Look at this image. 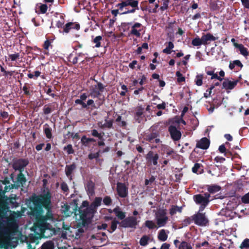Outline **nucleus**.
Listing matches in <instances>:
<instances>
[{"mask_svg": "<svg viewBox=\"0 0 249 249\" xmlns=\"http://www.w3.org/2000/svg\"><path fill=\"white\" fill-rule=\"evenodd\" d=\"M10 191L0 187V232H2L8 238L9 234L17 232L18 228L17 220L10 216L8 213L12 212L10 208H16L19 206L17 201L18 197L16 195L11 194L9 196L5 195Z\"/></svg>", "mask_w": 249, "mask_h": 249, "instance_id": "obj_1", "label": "nucleus"}, {"mask_svg": "<svg viewBox=\"0 0 249 249\" xmlns=\"http://www.w3.org/2000/svg\"><path fill=\"white\" fill-rule=\"evenodd\" d=\"M52 195L50 191H47L45 194L36 195H32L26 203L30 205L31 203L34 206V213L37 215L42 214L44 213L43 209L47 211L46 215H44L47 220L52 219L53 214L52 211Z\"/></svg>", "mask_w": 249, "mask_h": 249, "instance_id": "obj_2", "label": "nucleus"}, {"mask_svg": "<svg viewBox=\"0 0 249 249\" xmlns=\"http://www.w3.org/2000/svg\"><path fill=\"white\" fill-rule=\"evenodd\" d=\"M116 7L118 9L112 10L111 14L116 17L118 14L120 15H126L130 13H134L136 10H139V1L138 0H124L118 3Z\"/></svg>", "mask_w": 249, "mask_h": 249, "instance_id": "obj_3", "label": "nucleus"}, {"mask_svg": "<svg viewBox=\"0 0 249 249\" xmlns=\"http://www.w3.org/2000/svg\"><path fill=\"white\" fill-rule=\"evenodd\" d=\"M27 180L23 172H19L14 181L11 183L10 178L8 177L2 178L0 179V187L5 188V190H12V189H18L20 187H24Z\"/></svg>", "mask_w": 249, "mask_h": 249, "instance_id": "obj_4", "label": "nucleus"}, {"mask_svg": "<svg viewBox=\"0 0 249 249\" xmlns=\"http://www.w3.org/2000/svg\"><path fill=\"white\" fill-rule=\"evenodd\" d=\"M80 217L81 222L79 223V226L81 225L82 227H85L89 224L94 216V213L96 211L92 207L89 206L88 207L82 209L79 208Z\"/></svg>", "mask_w": 249, "mask_h": 249, "instance_id": "obj_5", "label": "nucleus"}, {"mask_svg": "<svg viewBox=\"0 0 249 249\" xmlns=\"http://www.w3.org/2000/svg\"><path fill=\"white\" fill-rule=\"evenodd\" d=\"M97 85H92L89 87V96L93 98H98L99 100H101L100 98L101 96V93L104 91L105 86L101 82L95 80Z\"/></svg>", "mask_w": 249, "mask_h": 249, "instance_id": "obj_6", "label": "nucleus"}, {"mask_svg": "<svg viewBox=\"0 0 249 249\" xmlns=\"http://www.w3.org/2000/svg\"><path fill=\"white\" fill-rule=\"evenodd\" d=\"M17 232H12L9 234V238L2 232H0V249H9V248L14 247L13 245L12 240L14 239V236Z\"/></svg>", "mask_w": 249, "mask_h": 249, "instance_id": "obj_7", "label": "nucleus"}, {"mask_svg": "<svg viewBox=\"0 0 249 249\" xmlns=\"http://www.w3.org/2000/svg\"><path fill=\"white\" fill-rule=\"evenodd\" d=\"M29 164V160L27 159H15L13 160L12 168L15 171H18L19 172H23Z\"/></svg>", "mask_w": 249, "mask_h": 249, "instance_id": "obj_8", "label": "nucleus"}, {"mask_svg": "<svg viewBox=\"0 0 249 249\" xmlns=\"http://www.w3.org/2000/svg\"><path fill=\"white\" fill-rule=\"evenodd\" d=\"M139 222V221H137L136 217L134 216H128L120 222L119 226L125 228H136Z\"/></svg>", "mask_w": 249, "mask_h": 249, "instance_id": "obj_9", "label": "nucleus"}, {"mask_svg": "<svg viewBox=\"0 0 249 249\" xmlns=\"http://www.w3.org/2000/svg\"><path fill=\"white\" fill-rule=\"evenodd\" d=\"M193 220L196 225L200 226H206L209 223L205 213L197 212L195 213L193 215Z\"/></svg>", "mask_w": 249, "mask_h": 249, "instance_id": "obj_10", "label": "nucleus"}, {"mask_svg": "<svg viewBox=\"0 0 249 249\" xmlns=\"http://www.w3.org/2000/svg\"><path fill=\"white\" fill-rule=\"evenodd\" d=\"M31 211V213L32 215L36 217V225L41 228L45 229L47 226V221L48 220L42 214L37 215L34 213V206L28 205Z\"/></svg>", "mask_w": 249, "mask_h": 249, "instance_id": "obj_11", "label": "nucleus"}, {"mask_svg": "<svg viewBox=\"0 0 249 249\" xmlns=\"http://www.w3.org/2000/svg\"><path fill=\"white\" fill-rule=\"evenodd\" d=\"M147 166H158L159 155L153 151H149L145 156Z\"/></svg>", "mask_w": 249, "mask_h": 249, "instance_id": "obj_12", "label": "nucleus"}, {"mask_svg": "<svg viewBox=\"0 0 249 249\" xmlns=\"http://www.w3.org/2000/svg\"><path fill=\"white\" fill-rule=\"evenodd\" d=\"M211 195L208 193H205L204 196L201 194H197L193 196L194 201L196 204H208L210 201Z\"/></svg>", "mask_w": 249, "mask_h": 249, "instance_id": "obj_13", "label": "nucleus"}, {"mask_svg": "<svg viewBox=\"0 0 249 249\" xmlns=\"http://www.w3.org/2000/svg\"><path fill=\"white\" fill-rule=\"evenodd\" d=\"M142 25L139 22H135L131 26V30L128 33V36H135L137 37L141 36V32L142 30Z\"/></svg>", "mask_w": 249, "mask_h": 249, "instance_id": "obj_14", "label": "nucleus"}, {"mask_svg": "<svg viewBox=\"0 0 249 249\" xmlns=\"http://www.w3.org/2000/svg\"><path fill=\"white\" fill-rule=\"evenodd\" d=\"M159 133L157 131H152L150 133H146L145 135L144 139L151 143L154 142L159 143L161 142L160 139L158 138Z\"/></svg>", "mask_w": 249, "mask_h": 249, "instance_id": "obj_15", "label": "nucleus"}, {"mask_svg": "<svg viewBox=\"0 0 249 249\" xmlns=\"http://www.w3.org/2000/svg\"><path fill=\"white\" fill-rule=\"evenodd\" d=\"M168 131L174 141H178L180 139L181 133L180 130L177 129L175 126L173 125H170L168 127Z\"/></svg>", "mask_w": 249, "mask_h": 249, "instance_id": "obj_16", "label": "nucleus"}, {"mask_svg": "<svg viewBox=\"0 0 249 249\" xmlns=\"http://www.w3.org/2000/svg\"><path fill=\"white\" fill-rule=\"evenodd\" d=\"M117 192L118 196L120 197L124 198L128 196V188L124 183L117 182Z\"/></svg>", "mask_w": 249, "mask_h": 249, "instance_id": "obj_17", "label": "nucleus"}, {"mask_svg": "<svg viewBox=\"0 0 249 249\" xmlns=\"http://www.w3.org/2000/svg\"><path fill=\"white\" fill-rule=\"evenodd\" d=\"M80 29V24L77 22H69L63 26V33H69L72 30L78 31Z\"/></svg>", "mask_w": 249, "mask_h": 249, "instance_id": "obj_18", "label": "nucleus"}, {"mask_svg": "<svg viewBox=\"0 0 249 249\" xmlns=\"http://www.w3.org/2000/svg\"><path fill=\"white\" fill-rule=\"evenodd\" d=\"M164 210L160 212L157 218V223L159 227L164 226L168 220V217L166 215Z\"/></svg>", "mask_w": 249, "mask_h": 249, "instance_id": "obj_19", "label": "nucleus"}, {"mask_svg": "<svg viewBox=\"0 0 249 249\" xmlns=\"http://www.w3.org/2000/svg\"><path fill=\"white\" fill-rule=\"evenodd\" d=\"M210 141L206 137H204L197 141L196 147L202 149H207L210 145Z\"/></svg>", "mask_w": 249, "mask_h": 249, "instance_id": "obj_20", "label": "nucleus"}, {"mask_svg": "<svg viewBox=\"0 0 249 249\" xmlns=\"http://www.w3.org/2000/svg\"><path fill=\"white\" fill-rule=\"evenodd\" d=\"M203 45H207L210 43V42L215 41L218 39V37L214 36L212 34L210 33L206 34H203L201 36Z\"/></svg>", "mask_w": 249, "mask_h": 249, "instance_id": "obj_21", "label": "nucleus"}, {"mask_svg": "<svg viewBox=\"0 0 249 249\" xmlns=\"http://www.w3.org/2000/svg\"><path fill=\"white\" fill-rule=\"evenodd\" d=\"M76 168V165L74 162L71 164L67 165L65 167V172L66 175L71 180L72 179V174L74 170Z\"/></svg>", "mask_w": 249, "mask_h": 249, "instance_id": "obj_22", "label": "nucleus"}, {"mask_svg": "<svg viewBox=\"0 0 249 249\" xmlns=\"http://www.w3.org/2000/svg\"><path fill=\"white\" fill-rule=\"evenodd\" d=\"M85 189L89 196H92L95 193V183L92 180L88 181L85 186Z\"/></svg>", "mask_w": 249, "mask_h": 249, "instance_id": "obj_23", "label": "nucleus"}, {"mask_svg": "<svg viewBox=\"0 0 249 249\" xmlns=\"http://www.w3.org/2000/svg\"><path fill=\"white\" fill-rule=\"evenodd\" d=\"M144 109V107H143L142 106H139L136 107L135 117H137V118H136V121L139 123H141V120L140 119V118L142 117V116L143 114Z\"/></svg>", "mask_w": 249, "mask_h": 249, "instance_id": "obj_24", "label": "nucleus"}, {"mask_svg": "<svg viewBox=\"0 0 249 249\" xmlns=\"http://www.w3.org/2000/svg\"><path fill=\"white\" fill-rule=\"evenodd\" d=\"M238 81H231L229 80H225L222 84V88L226 89H232L237 85Z\"/></svg>", "mask_w": 249, "mask_h": 249, "instance_id": "obj_25", "label": "nucleus"}, {"mask_svg": "<svg viewBox=\"0 0 249 249\" xmlns=\"http://www.w3.org/2000/svg\"><path fill=\"white\" fill-rule=\"evenodd\" d=\"M234 46L235 48L238 49L240 52V53L244 56H247L249 55L248 49L242 44H238L234 43Z\"/></svg>", "mask_w": 249, "mask_h": 249, "instance_id": "obj_26", "label": "nucleus"}, {"mask_svg": "<svg viewBox=\"0 0 249 249\" xmlns=\"http://www.w3.org/2000/svg\"><path fill=\"white\" fill-rule=\"evenodd\" d=\"M115 122L119 127L123 129H125L127 125L126 121L123 120L122 117L120 115H117V118L115 120Z\"/></svg>", "mask_w": 249, "mask_h": 249, "instance_id": "obj_27", "label": "nucleus"}, {"mask_svg": "<svg viewBox=\"0 0 249 249\" xmlns=\"http://www.w3.org/2000/svg\"><path fill=\"white\" fill-rule=\"evenodd\" d=\"M43 132L47 138L51 139L53 138L52 129L48 124H45L43 126Z\"/></svg>", "mask_w": 249, "mask_h": 249, "instance_id": "obj_28", "label": "nucleus"}, {"mask_svg": "<svg viewBox=\"0 0 249 249\" xmlns=\"http://www.w3.org/2000/svg\"><path fill=\"white\" fill-rule=\"evenodd\" d=\"M96 140L93 138H88L86 136L84 135L81 137V142L82 144L85 146H88L90 142H95Z\"/></svg>", "mask_w": 249, "mask_h": 249, "instance_id": "obj_29", "label": "nucleus"}, {"mask_svg": "<svg viewBox=\"0 0 249 249\" xmlns=\"http://www.w3.org/2000/svg\"><path fill=\"white\" fill-rule=\"evenodd\" d=\"M113 212L115 213L116 216L122 221L125 218V213L120 210L119 207H116L113 210Z\"/></svg>", "mask_w": 249, "mask_h": 249, "instance_id": "obj_30", "label": "nucleus"}, {"mask_svg": "<svg viewBox=\"0 0 249 249\" xmlns=\"http://www.w3.org/2000/svg\"><path fill=\"white\" fill-rule=\"evenodd\" d=\"M102 198L100 197H96L94 201L89 205L96 211H97V208L100 206L102 204Z\"/></svg>", "mask_w": 249, "mask_h": 249, "instance_id": "obj_31", "label": "nucleus"}, {"mask_svg": "<svg viewBox=\"0 0 249 249\" xmlns=\"http://www.w3.org/2000/svg\"><path fill=\"white\" fill-rule=\"evenodd\" d=\"M221 190V187L217 185H209L208 186V193L210 194L218 192Z\"/></svg>", "mask_w": 249, "mask_h": 249, "instance_id": "obj_32", "label": "nucleus"}, {"mask_svg": "<svg viewBox=\"0 0 249 249\" xmlns=\"http://www.w3.org/2000/svg\"><path fill=\"white\" fill-rule=\"evenodd\" d=\"M174 48V44L171 41L168 42V45L166 47L162 50V52L166 54H171L172 52L174 51L172 50Z\"/></svg>", "mask_w": 249, "mask_h": 249, "instance_id": "obj_33", "label": "nucleus"}, {"mask_svg": "<svg viewBox=\"0 0 249 249\" xmlns=\"http://www.w3.org/2000/svg\"><path fill=\"white\" fill-rule=\"evenodd\" d=\"M41 75V72L38 71H35L34 73H28V77L30 79H36L39 76H41V78L44 79H45L44 75Z\"/></svg>", "mask_w": 249, "mask_h": 249, "instance_id": "obj_34", "label": "nucleus"}, {"mask_svg": "<svg viewBox=\"0 0 249 249\" xmlns=\"http://www.w3.org/2000/svg\"><path fill=\"white\" fill-rule=\"evenodd\" d=\"M182 207H178L177 205H173L172 208L169 210V213L171 215H173L177 213V212L181 213L182 212Z\"/></svg>", "mask_w": 249, "mask_h": 249, "instance_id": "obj_35", "label": "nucleus"}, {"mask_svg": "<svg viewBox=\"0 0 249 249\" xmlns=\"http://www.w3.org/2000/svg\"><path fill=\"white\" fill-rule=\"evenodd\" d=\"M158 238L159 240L162 242L165 241L167 240L168 238V235L166 233L164 229H162L159 231Z\"/></svg>", "mask_w": 249, "mask_h": 249, "instance_id": "obj_36", "label": "nucleus"}, {"mask_svg": "<svg viewBox=\"0 0 249 249\" xmlns=\"http://www.w3.org/2000/svg\"><path fill=\"white\" fill-rule=\"evenodd\" d=\"M132 25V22H123L121 23V28L123 32L126 33L129 32L130 28Z\"/></svg>", "mask_w": 249, "mask_h": 249, "instance_id": "obj_37", "label": "nucleus"}, {"mask_svg": "<svg viewBox=\"0 0 249 249\" xmlns=\"http://www.w3.org/2000/svg\"><path fill=\"white\" fill-rule=\"evenodd\" d=\"M103 40V39L102 36H98L92 39V42L95 44V47L99 48L102 46L101 41Z\"/></svg>", "mask_w": 249, "mask_h": 249, "instance_id": "obj_38", "label": "nucleus"}, {"mask_svg": "<svg viewBox=\"0 0 249 249\" xmlns=\"http://www.w3.org/2000/svg\"><path fill=\"white\" fill-rule=\"evenodd\" d=\"M104 133H99L96 129H92L91 130V135L94 137L98 138L99 140H102L103 139V135Z\"/></svg>", "mask_w": 249, "mask_h": 249, "instance_id": "obj_39", "label": "nucleus"}, {"mask_svg": "<svg viewBox=\"0 0 249 249\" xmlns=\"http://www.w3.org/2000/svg\"><path fill=\"white\" fill-rule=\"evenodd\" d=\"M191 244L186 241H183L181 242L178 246V249H192Z\"/></svg>", "mask_w": 249, "mask_h": 249, "instance_id": "obj_40", "label": "nucleus"}, {"mask_svg": "<svg viewBox=\"0 0 249 249\" xmlns=\"http://www.w3.org/2000/svg\"><path fill=\"white\" fill-rule=\"evenodd\" d=\"M192 44L194 46H199L203 45L202 37L199 38V36H197L192 40Z\"/></svg>", "mask_w": 249, "mask_h": 249, "instance_id": "obj_41", "label": "nucleus"}, {"mask_svg": "<svg viewBox=\"0 0 249 249\" xmlns=\"http://www.w3.org/2000/svg\"><path fill=\"white\" fill-rule=\"evenodd\" d=\"M30 87L28 86L27 83H25L22 88V90L24 91V94L27 96H31L33 94V91L30 90Z\"/></svg>", "mask_w": 249, "mask_h": 249, "instance_id": "obj_42", "label": "nucleus"}, {"mask_svg": "<svg viewBox=\"0 0 249 249\" xmlns=\"http://www.w3.org/2000/svg\"><path fill=\"white\" fill-rule=\"evenodd\" d=\"M149 240V236L146 235H143L140 239V244L142 246H145L148 244Z\"/></svg>", "mask_w": 249, "mask_h": 249, "instance_id": "obj_43", "label": "nucleus"}, {"mask_svg": "<svg viewBox=\"0 0 249 249\" xmlns=\"http://www.w3.org/2000/svg\"><path fill=\"white\" fill-rule=\"evenodd\" d=\"M53 243L51 241H48L42 244L41 249H53Z\"/></svg>", "mask_w": 249, "mask_h": 249, "instance_id": "obj_44", "label": "nucleus"}, {"mask_svg": "<svg viewBox=\"0 0 249 249\" xmlns=\"http://www.w3.org/2000/svg\"><path fill=\"white\" fill-rule=\"evenodd\" d=\"M144 226L149 229H153L156 227L155 223L152 220H146L144 223Z\"/></svg>", "mask_w": 249, "mask_h": 249, "instance_id": "obj_45", "label": "nucleus"}, {"mask_svg": "<svg viewBox=\"0 0 249 249\" xmlns=\"http://www.w3.org/2000/svg\"><path fill=\"white\" fill-rule=\"evenodd\" d=\"M220 85V83L219 82H216L214 83V85H212L209 89H207V91H209V94H207V93H204V97L207 98L208 97L211 96V94L212 93V90L214 89V88L215 86H218Z\"/></svg>", "mask_w": 249, "mask_h": 249, "instance_id": "obj_46", "label": "nucleus"}, {"mask_svg": "<svg viewBox=\"0 0 249 249\" xmlns=\"http://www.w3.org/2000/svg\"><path fill=\"white\" fill-rule=\"evenodd\" d=\"M64 151H67L68 154H72L74 153V150L73 149L72 146L71 144H69L63 148Z\"/></svg>", "mask_w": 249, "mask_h": 249, "instance_id": "obj_47", "label": "nucleus"}, {"mask_svg": "<svg viewBox=\"0 0 249 249\" xmlns=\"http://www.w3.org/2000/svg\"><path fill=\"white\" fill-rule=\"evenodd\" d=\"M241 249H249V239L246 238L242 242L240 246Z\"/></svg>", "mask_w": 249, "mask_h": 249, "instance_id": "obj_48", "label": "nucleus"}, {"mask_svg": "<svg viewBox=\"0 0 249 249\" xmlns=\"http://www.w3.org/2000/svg\"><path fill=\"white\" fill-rule=\"evenodd\" d=\"M100 157V152L98 151L97 152H96L95 153H89L88 155V158L89 160H93V159H95L96 161H98L99 160Z\"/></svg>", "mask_w": 249, "mask_h": 249, "instance_id": "obj_49", "label": "nucleus"}, {"mask_svg": "<svg viewBox=\"0 0 249 249\" xmlns=\"http://www.w3.org/2000/svg\"><path fill=\"white\" fill-rule=\"evenodd\" d=\"M194 222L193 215L191 217H187L182 221V224L184 226H187L192 222Z\"/></svg>", "mask_w": 249, "mask_h": 249, "instance_id": "obj_50", "label": "nucleus"}, {"mask_svg": "<svg viewBox=\"0 0 249 249\" xmlns=\"http://www.w3.org/2000/svg\"><path fill=\"white\" fill-rule=\"evenodd\" d=\"M105 121V123L104 124L105 128H107V129H111L113 128V120H107V119H106Z\"/></svg>", "mask_w": 249, "mask_h": 249, "instance_id": "obj_51", "label": "nucleus"}, {"mask_svg": "<svg viewBox=\"0 0 249 249\" xmlns=\"http://www.w3.org/2000/svg\"><path fill=\"white\" fill-rule=\"evenodd\" d=\"M203 76L202 74L197 75L196 76L195 79L196 84L198 86H200L202 85V80H203Z\"/></svg>", "mask_w": 249, "mask_h": 249, "instance_id": "obj_52", "label": "nucleus"}, {"mask_svg": "<svg viewBox=\"0 0 249 249\" xmlns=\"http://www.w3.org/2000/svg\"><path fill=\"white\" fill-rule=\"evenodd\" d=\"M196 248L197 249L200 248L202 247H205L207 248H209L211 247V245L207 241H204L202 243H197L196 244Z\"/></svg>", "mask_w": 249, "mask_h": 249, "instance_id": "obj_53", "label": "nucleus"}, {"mask_svg": "<svg viewBox=\"0 0 249 249\" xmlns=\"http://www.w3.org/2000/svg\"><path fill=\"white\" fill-rule=\"evenodd\" d=\"M120 222H119L118 221L115 220H113L111 222V231L108 230V231L110 233L113 232L114 231H115L117 228L118 224H119Z\"/></svg>", "mask_w": 249, "mask_h": 249, "instance_id": "obj_54", "label": "nucleus"}, {"mask_svg": "<svg viewBox=\"0 0 249 249\" xmlns=\"http://www.w3.org/2000/svg\"><path fill=\"white\" fill-rule=\"evenodd\" d=\"M201 167H202V166L201 164L196 163L194 164V167L192 168V172L194 173L197 174V172H199V174H201V172L199 171V169L201 168Z\"/></svg>", "mask_w": 249, "mask_h": 249, "instance_id": "obj_55", "label": "nucleus"}, {"mask_svg": "<svg viewBox=\"0 0 249 249\" xmlns=\"http://www.w3.org/2000/svg\"><path fill=\"white\" fill-rule=\"evenodd\" d=\"M103 201L104 204L107 206H110L112 203L111 197L108 196H106L104 197Z\"/></svg>", "mask_w": 249, "mask_h": 249, "instance_id": "obj_56", "label": "nucleus"}, {"mask_svg": "<svg viewBox=\"0 0 249 249\" xmlns=\"http://www.w3.org/2000/svg\"><path fill=\"white\" fill-rule=\"evenodd\" d=\"M176 75L177 77V81L178 83L184 82L185 80V78L183 76L182 74L179 71H177L176 73Z\"/></svg>", "mask_w": 249, "mask_h": 249, "instance_id": "obj_57", "label": "nucleus"}, {"mask_svg": "<svg viewBox=\"0 0 249 249\" xmlns=\"http://www.w3.org/2000/svg\"><path fill=\"white\" fill-rule=\"evenodd\" d=\"M169 0H162V6L160 7V9L162 11H164L168 8Z\"/></svg>", "mask_w": 249, "mask_h": 249, "instance_id": "obj_58", "label": "nucleus"}, {"mask_svg": "<svg viewBox=\"0 0 249 249\" xmlns=\"http://www.w3.org/2000/svg\"><path fill=\"white\" fill-rule=\"evenodd\" d=\"M52 41L51 40L47 39L44 43L43 45V47L45 51H48L49 50V47H52L51 44Z\"/></svg>", "mask_w": 249, "mask_h": 249, "instance_id": "obj_59", "label": "nucleus"}, {"mask_svg": "<svg viewBox=\"0 0 249 249\" xmlns=\"http://www.w3.org/2000/svg\"><path fill=\"white\" fill-rule=\"evenodd\" d=\"M241 201L244 204H249V192L242 196Z\"/></svg>", "mask_w": 249, "mask_h": 249, "instance_id": "obj_60", "label": "nucleus"}, {"mask_svg": "<svg viewBox=\"0 0 249 249\" xmlns=\"http://www.w3.org/2000/svg\"><path fill=\"white\" fill-rule=\"evenodd\" d=\"M48 8L46 4H41L39 6V9L41 14H45L48 10Z\"/></svg>", "mask_w": 249, "mask_h": 249, "instance_id": "obj_61", "label": "nucleus"}, {"mask_svg": "<svg viewBox=\"0 0 249 249\" xmlns=\"http://www.w3.org/2000/svg\"><path fill=\"white\" fill-rule=\"evenodd\" d=\"M60 188L64 193H67L69 190L68 186L65 182H62L61 183Z\"/></svg>", "mask_w": 249, "mask_h": 249, "instance_id": "obj_62", "label": "nucleus"}, {"mask_svg": "<svg viewBox=\"0 0 249 249\" xmlns=\"http://www.w3.org/2000/svg\"><path fill=\"white\" fill-rule=\"evenodd\" d=\"M19 53H16L14 54H11L9 55V57L11 61H16L18 59L19 57Z\"/></svg>", "mask_w": 249, "mask_h": 249, "instance_id": "obj_63", "label": "nucleus"}, {"mask_svg": "<svg viewBox=\"0 0 249 249\" xmlns=\"http://www.w3.org/2000/svg\"><path fill=\"white\" fill-rule=\"evenodd\" d=\"M43 113L45 115H48V114H50L52 111V109H51V107H47V105H45V106H44V107L43 108Z\"/></svg>", "mask_w": 249, "mask_h": 249, "instance_id": "obj_64", "label": "nucleus"}]
</instances>
